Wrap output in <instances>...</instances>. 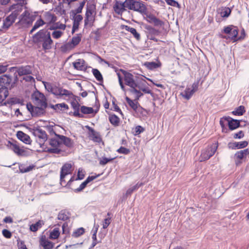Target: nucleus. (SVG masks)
Listing matches in <instances>:
<instances>
[{
    "label": "nucleus",
    "mask_w": 249,
    "mask_h": 249,
    "mask_svg": "<svg viewBox=\"0 0 249 249\" xmlns=\"http://www.w3.org/2000/svg\"><path fill=\"white\" fill-rule=\"evenodd\" d=\"M33 42L38 46H42V50L46 51L52 49L53 40L51 33L46 29H42L36 33L32 37Z\"/></svg>",
    "instance_id": "obj_1"
},
{
    "label": "nucleus",
    "mask_w": 249,
    "mask_h": 249,
    "mask_svg": "<svg viewBox=\"0 0 249 249\" xmlns=\"http://www.w3.org/2000/svg\"><path fill=\"white\" fill-rule=\"evenodd\" d=\"M18 77L16 72L13 77L10 74H5L0 76V87L5 89L11 90L17 86Z\"/></svg>",
    "instance_id": "obj_2"
},
{
    "label": "nucleus",
    "mask_w": 249,
    "mask_h": 249,
    "mask_svg": "<svg viewBox=\"0 0 249 249\" xmlns=\"http://www.w3.org/2000/svg\"><path fill=\"white\" fill-rule=\"evenodd\" d=\"M26 127L32 132L35 137L37 138L36 141L39 144L40 147H42L48 139V135L45 131L41 129L39 126L34 127L33 128H30L28 126H26Z\"/></svg>",
    "instance_id": "obj_3"
},
{
    "label": "nucleus",
    "mask_w": 249,
    "mask_h": 249,
    "mask_svg": "<svg viewBox=\"0 0 249 249\" xmlns=\"http://www.w3.org/2000/svg\"><path fill=\"white\" fill-rule=\"evenodd\" d=\"M125 4L126 8L139 12L142 15L147 10L144 2L140 0H125Z\"/></svg>",
    "instance_id": "obj_4"
},
{
    "label": "nucleus",
    "mask_w": 249,
    "mask_h": 249,
    "mask_svg": "<svg viewBox=\"0 0 249 249\" xmlns=\"http://www.w3.org/2000/svg\"><path fill=\"white\" fill-rule=\"evenodd\" d=\"M36 107L33 106L30 103H27L26 107L27 110L30 112L31 115L33 117H40L46 114V108L42 104H36Z\"/></svg>",
    "instance_id": "obj_5"
},
{
    "label": "nucleus",
    "mask_w": 249,
    "mask_h": 249,
    "mask_svg": "<svg viewBox=\"0 0 249 249\" xmlns=\"http://www.w3.org/2000/svg\"><path fill=\"white\" fill-rule=\"evenodd\" d=\"M218 146V142H216L210 146H208L202 150L200 157V161H206L212 157L216 151Z\"/></svg>",
    "instance_id": "obj_6"
},
{
    "label": "nucleus",
    "mask_w": 249,
    "mask_h": 249,
    "mask_svg": "<svg viewBox=\"0 0 249 249\" xmlns=\"http://www.w3.org/2000/svg\"><path fill=\"white\" fill-rule=\"evenodd\" d=\"M49 144L52 148H45V152L50 154H59L62 152V150L59 148L61 145L60 140L57 137L53 138L49 140Z\"/></svg>",
    "instance_id": "obj_7"
},
{
    "label": "nucleus",
    "mask_w": 249,
    "mask_h": 249,
    "mask_svg": "<svg viewBox=\"0 0 249 249\" xmlns=\"http://www.w3.org/2000/svg\"><path fill=\"white\" fill-rule=\"evenodd\" d=\"M120 71L124 75V83L126 86L130 87L131 89L138 87L136 76L124 70L120 69Z\"/></svg>",
    "instance_id": "obj_8"
},
{
    "label": "nucleus",
    "mask_w": 249,
    "mask_h": 249,
    "mask_svg": "<svg viewBox=\"0 0 249 249\" xmlns=\"http://www.w3.org/2000/svg\"><path fill=\"white\" fill-rule=\"evenodd\" d=\"M142 15L148 22L153 24L155 27H161L164 24V21L157 18L153 14L149 13L147 11V10H146L145 12L142 14Z\"/></svg>",
    "instance_id": "obj_9"
},
{
    "label": "nucleus",
    "mask_w": 249,
    "mask_h": 249,
    "mask_svg": "<svg viewBox=\"0 0 249 249\" xmlns=\"http://www.w3.org/2000/svg\"><path fill=\"white\" fill-rule=\"evenodd\" d=\"M223 32L226 34L229 35L230 36H229V38L233 41H235L241 38V37L237 38L238 34V28L232 25L225 27L223 30Z\"/></svg>",
    "instance_id": "obj_10"
},
{
    "label": "nucleus",
    "mask_w": 249,
    "mask_h": 249,
    "mask_svg": "<svg viewBox=\"0 0 249 249\" xmlns=\"http://www.w3.org/2000/svg\"><path fill=\"white\" fill-rule=\"evenodd\" d=\"M32 98L35 104H42L45 107H47V99L45 95L38 91L34 92L32 95Z\"/></svg>",
    "instance_id": "obj_11"
},
{
    "label": "nucleus",
    "mask_w": 249,
    "mask_h": 249,
    "mask_svg": "<svg viewBox=\"0 0 249 249\" xmlns=\"http://www.w3.org/2000/svg\"><path fill=\"white\" fill-rule=\"evenodd\" d=\"M146 33L147 38L151 40L158 42L159 39L156 38V36L160 35V32L159 30L156 29L150 25H146L145 26Z\"/></svg>",
    "instance_id": "obj_12"
},
{
    "label": "nucleus",
    "mask_w": 249,
    "mask_h": 249,
    "mask_svg": "<svg viewBox=\"0 0 249 249\" xmlns=\"http://www.w3.org/2000/svg\"><path fill=\"white\" fill-rule=\"evenodd\" d=\"M18 11L15 10L11 14L6 18L3 21V27L8 29L15 21L18 16Z\"/></svg>",
    "instance_id": "obj_13"
},
{
    "label": "nucleus",
    "mask_w": 249,
    "mask_h": 249,
    "mask_svg": "<svg viewBox=\"0 0 249 249\" xmlns=\"http://www.w3.org/2000/svg\"><path fill=\"white\" fill-rule=\"evenodd\" d=\"M52 93L56 96L65 95L68 97L72 95V93L70 91L66 89H63L60 87L57 86L56 84H54Z\"/></svg>",
    "instance_id": "obj_14"
},
{
    "label": "nucleus",
    "mask_w": 249,
    "mask_h": 249,
    "mask_svg": "<svg viewBox=\"0 0 249 249\" xmlns=\"http://www.w3.org/2000/svg\"><path fill=\"white\" fill-rule=\"evenodd\" d=\"M225 121L228 122L229 129L233 130L240 126V122L242 120L234 119L231 117H223Z\"/></svg>",
    "instance_id": "obj_15"
},
{
    "label": "nucleus",
    "mask_w": 249,
    "mask_h": 249,
    "mask_svg": "<svg viewBox=\"0 0 249 249\" xmlns=\"http://www.w3.org/2000/svg\"><path fill=\"white\" fill-rule=\"evenodd\" d=\"M86 127L89 132V137L91 140L98 143H100L102 142V139L99 132L95 131L93 128L89 125L86 126Z\"/></svg>",
    "instance_id": "obj_16"
},
{
    "label": "nucleus",
    "mask_w": 249,
    "mask_h": 249,
    "mask_svg": "<svg viewBox=\"0 0 249 249\" xmlns=\"http://www.w3.org/2000/svg\"><path fill=\"white\" fill-rule=\"evenodd\" d=\"M113 8L116 14L122 16L124 12L126 11V7L125 6V1L123 2L116 0Z\"/></svg>",
    "instance_id": "obj_17"
},
{
    "label": "nucleus",
    "mask_w": 249,
    "mask_h": 249,
    "mask_svg": "<svg viewBox=\"0 0 249 249\" xmlns=\"http://www.w3.org/2000/svg\"><path fill=\"white\" fill-rule=\"evenodd\" d=\"M71 165L70 163L64 164L61 169L60 172V184L63 185V179L65 178V176L68 174H71Z\"/></svg>",
    "instance_id": "obj_18"
},
{
    "label": "nucleus",
    "mask_w": 249,
    "mask_h": 249,
    "mask_svg": "<svg viewBox=\"0 0 249 249\" xmlns=\"http://www.w3.org/2000/svg\"><path fill=\"white\" fill-rule=\"evenodd\" d=\"M249 144L248 141H244L239 142H230L228 144V147L229 149H242L246 147Z\"/></svg>",
    "instance_id": "obj_19"
},
{
    "label": "nucleus",
    "mask_w": 249,
    "mask_h": 249,
    "mask_svg": "<svg viewBox=\"0 0 249 249\" xmlns=\"http://www.w3.org/2000/svg\"><path fill=\"white\" fill-rule=\"evenodd\" d=\"M21 20L28 24L32 23L35 20L36 15L30 14V12L25 10L21 15Z\"/></svg>",
    "instance_id": "obj_20"
},
{
    "label": "nucleus",
    "mask_w": 249,
    "mask_h": 249,
    "mask_svg": "<svg viewBox=\"0 0 249 249\" xmlns=\"http://www.w3.org/2000/svg\"><path fill=\"white\" fill-rule=\"evenodd\" d=\"M32 73V67L30 65L22 66L18 69V76L27 75Z\"/></svg>",
    "instance_id": "obj_21"
},
{
    "label": "nucleus",
    "mask_w": 249,
    "mask_h": 249,
    "mask_svg": "<svg viewBox=\"0 0 249 249\" xmlns=\"http://www.w3.org/2000/svg\"><path fill=\"white\" fill-rule=\"evenodd\" d=\"M74 68L78 71H86L87 66H86V62L83 59H78L72 63Z\"/></svg>",
    "instance_id": "obj_22"
},
{
    "label": "nucleus",
    "mask_w": 249,
    "mask_h": 249,
    "mask_svg": "<svg viewBox=\"0 0 249 249\" xmlns=\"http://www.w3.org/2000/svg\"><path fill=\"white\" fill-rule=\"evenodd\" d=\"M16 136L18 140H19L24 143L27 144H31L32 140H31L30 136L24 133L22 131H18L17 132Z\"/></svg>",
    "instance_id": "obj_23"
},
{
    "label": "nucleus",
    "mask_w": 249,
    "mask_h": 249,
    "mask_svg": "<svg viewBox=\"0 0 249 249\" xmlns=\"http://www.w3.org/2000/svg\"><path fill=\"white\" fill-rule=\"evenodd\" d=\"M60 140L61 144H63L68 148H71L74 145V142L71 138L64 135H57Z\"/></svg>",
    "instance_id": "obj_24"
},
{
    "label": "nucleus",
    "mask_w": 249,
    "mask_h": 249,
    "mask_svg": "<svg viewBox=\"0 0 249 249\" xmlns=\"http://www.w3.org/2000/svg\"><path fill=\"white\" fill-rule=\"evenodd\" d=\"M71 104L72 108L74 110V112L73 113H70V115H71V113H73V115L75 117L83 118L84 115L82 114L79 113L80 105L79 104V103L76 101H73L71 102Z\"/></svg>",
    "instance_id": "obj_25"
},
{
    "label": "nucleus",
    "mask_w": 249,
    "mask_h": 249,
    "mask_svg": "<svg viewBox=\"0 0 249 249\" xmlns=\"http://www.w3.org/2000/svg\"><path fill=\"white\" fill-rule=\"evenodd\" d=\"M121 27L122 29H125L126 31L131 33L137 40H139L140 39V35L137 32L135 28L125 25H123Z\"/></svg>",
    "instance_id": "obj_26"
},
{
    "label": "nucleus",
    "mask_w": 249,
    "mask_h": 249,
    "mask_svg": "<svg viewBox=\"0 0 249 249\" xmlns=\"http://www.w3.org/2000/svg\"><path fill=\"white\" fill-rule=\"evenodd\" d=\"M40 244L43 247L44 249H53L54 245L53 242L46 239L45 237L41 238Z\"/></svg>",
    "instance_id": "obj_27"
},
{
    "label": "nucleus",
    "mask_w": 249,
    "mask_h": 249,
    "mask_svg": "<svg viewBox=\"0 0 249 249\" xmlns=\"http://www.w3.org/2000/svg\"><path fill=\"white\" fill-rule=\"evenodd\" d=\"M23 100L17 97H12L7 100L4 103L3 105L7 106V105H13L15 104H21L22 105Z\"/></svg>",
    "instance_id": "obj_28"
},
{
    "label": "nucleus",
    "mask_w": 249,
    "mask_h": 249,
    "mask_svg": "<svg viewBox=\"0 0 249 249\" xmlns=\"http://www.w3.org/2000/svg\"><path fill=\"white\" fill-rule=\"evenodd\" d=\"M16 141H13L11 142L10 141H8L7 142V144H6V146L10 149L13 150L15 153H16L17 155L19 152V149L20 148L19 146L17 144Z\"/></svg>",
    "instance_id": "obj_29"
},
{
    "label": "nucleus",
    "mask_w": 249,
    "mask_h": 249,
    "mask_svg": "<svg viewBox=\"0 0 249 249\" xmlns=\"http://www.w3.org/2000/svg\"><path fill=\"white\" fill-rule=\"evenodd\" d=\"M249 155V149L248 148L243 150L237 151L234 155L235 157L238 160H242Z\"/></svg>",
    "instance_id": "obj_30"
},
{
    "label": "nucleus",
    "mask_w": 249,
    "mask_h": 249,
    "mask_svg": "<svg viewBox=\"0 0 249 249\" xmlns=\"http://www.w3.org/2000/svg\"><path fill=\"white\" fill-rule=\"evenodd\" d=\"M110 124L114 126H118L120 124V118L115 114H109L108 117Z\"/></svg>",
    "instance_id": "obj_31"
},
{
    "label": "nucleus",
    "mask_w": 249,
    "mask_h": 249,
    "mask_svg": "<svg viewBox=\"0 0 249 249\" xmlns=\"http://www.w3.org/2000/svg\"><path fill=\"white\" fill-rule=\"evenodd\" d=\"M143 185V183L142 182H138L135 185L130 187L128 189V190L126 192V196H130L134 191L138 190L140 187Z\"/></svg>",
    "instance_id": "obj_32"
},
{
    "label": "nucleus",
    "mask_w": 249,
    "mask_h": 249,
    "mask_svg": "<svg viewBox=\"0 0 249 249\" xmlns=\"http://www.w3.org/2000/svg\"><path fill=\"white\" fill-rule=\"evenodd\" d=\"M194 93L193 90H192L191 88L187 87L183 92L180 93V95L185 99L189 100L191 98Z\"/></svg>",
    "instance_id": "obj_33"
},
{
    "label": "nucleus",
    "mask_w": 249,
    "mask_h": 249,
    "mask_svg": "<svg viewBox=\"0 0 249 249\" xmlns=\"http://www.w3.org/2000/svg\"><path fill=\"white\" fill-rule=\"evenodd\" d=\"M70 217V213L65 210H61L58 214L57 218L59 220L65 221L68 219Z\"/></svg>",
    "instance_id": "obj_34"
},
{
    "label": "nucleus",
    "mask_w": 249,
    "mask_h": 249,
    "mask_svg": "<svg viewBox=\"0 0 249 249\" xmlns=\"http://www.w3.org/2000/svg\"><path fill=\"white\" fill-rule=\"evenodd\" d=\"M98 231V227H96L95 230L92 231L93 233L92 235V243L89 247V249H92L98 243L101 242V240L98 241L97 240L96 234Z\"/></svg>",
    "instance_id": "obj_35"
},
{
    "label": "nucleus",
    "mask_w": 249,
    "mask_h": 249,
    "mask_svg": "<svg viewBox=\"0 0 249 249\" xmlns=\"http://www.w3.org/2000/svg\"><path fill=\"white\" fill-rule=\"evenodd\" d=\"M137 88L138 87L133 88L129 89L131 93L135 94V101H138L140 98L143 95V94L140 91L141 90H138Z\"/></svg>",
    "instance_id": "obj_36"
},
{
    "label": "nucleus",
    "mask_w": 249,
    "mask_h": 249,
    "mask_svg": "<svg viewBox=\"0 0 249 249\" xmlns=\"http://www.w3.org/2000/svg\"><path fill=\"white\" fill-rule=\"evenodd\" d=\"M125 99L129 106L135 111L138 107V101H135V99L132 100L127 96L125 97Z\"/></svg>",
    "instance_id": "obj_37"
},
{
    "label": "nucleus",
    "mask_w": 249,
    "mask_h": 249,
    "mask_svg": "<svg viewBox=\"0 0 249 249\" xmlns=\"http://www.w3.org/2000/svg\"><path fill=\"white\" fill-rule=\"evenodd\" d=\"M92 72L96 79L100 82H103V77L100 71L97 69H92Z\"/></svg>",
    "instance_id": "obj_38"
},
{
    "label": "nucleus",
    "mask_w": 249,
    "mask_h": 249,
    "mask_svg": "<svg viewBox=\"0 0 249 249\" xmlns=\"http://www.w3.org/2000/svg\"><path fill=\"white\" fill-rule=\"evenodd\" d=\"M45 24V22L41 18L38 19L35 23L32 29L30 31L29 34H32L35 31L39 28L40 26H43Z\"/></svg>",
    "instance_id": "obj_39"
},
{
    "label": "nucleus",
    "mask_w": 249,
    "mask_h": 249,
    "mask_svg": "<svg viewBox=\"0 0 249 249\" xmlns=\"http://www.w3.org/2000/svg\"><path fill=\"white\" fill-rule=\"evenodd\" d=\"M245 112V107L244 106H240L232 112V114L234 115L241 116L243 115Z\"/></svg>",
    "instance_id": "obj_40"
},
{
    "label": "nucleus",
    "mask_w": 249,
    "mask_h": 249,
    "mask_svg": "<svg viewBox=\"0 0 249 249\" xmlns=\"http://www.w3.org/2000/svg\"><path fill=\"white\" fill-rule=\"evenodd\" d=\"M82 38L81 34H78L76 35V36H73L70 43L72 45V47L74 48L76 46H77L81 41Z\"/></svg>",
    "instance_id": "obj_41"
},
{
    "label": "nucleus",
    "mask_w": 249,
    "mask_h": 249,
    "mask_svg": "<svg viewBox=\"0 0 249 249\" xmlns=\"http://www.w3.org/2000/svg\"><path fill=\"white\" fill-rule=\"evenodd\" d=\"M43 224V221L42 220H38L35 224H32L30 226V230L32 231L36 232L38 230L39 228H40L42 227V225Z\"/></svg>",
    "instance_id": "obj_42"
},
{
    "label": "nucleus",
    "mask_w": 249,
    "mask_h": 249,
    "mask_svg": "<svg viewBox=\"0 0 249 249\" xmlns=\"http://www.w3.org/2000/svg\"><path fill=\"white\" fill-rule=\"evenodd\" d=\"M45 18L50 23H54L57 20L56 17L54 14L49 12L45 13Z\"/></svg>",
    "instance_id": "obj_43"
},
{
    "label": "nucleus",
    "mask_w": 249,
    "mask_h": 249,
    "mask_svg": "<svg viewBox=\"0 0 249 249\" xmlns=\"http://www.w3.org/2000/svg\"><path fill=\"white\" fill-rule=\"evenodd\" d=\"M81 114H90L93 113L94 112V110L92 107H88L85 106H82L80 107Z\"/></svg>",
    "instance_id": "obj_44"
},
{
    "label": "nucleus",
    "mask_w": 249,
    "mask_h": 249,
    "mask_svg": "<svg viewBox=\"0 0 249 249\" xmlns=\"http://www.w3.org/2000/svg\"><path fill=\"white\" fill-rule=\"evenodd\" d=\"M9 95V91L5 89L0 88V104Z\"/></svg>",
    "instance_id": "obj_45"
},
{
    "label": "nucleus",
    "mask_w": 249,
    "mask_h": 249,
    "mask_svg": "<svg viewBox=\"0 0 249 249\" xmlns=\"http://www.w3.org/2000/svg\"><path fill=\"white\" fill-rule=\"evenodd\" d=\"M85 1L84 0L80 3L79 6L74 10H72L71 12V15H77V14L81 13L82 9L85 4Z\"/></svg>",
    "instance_id": "obj_46"
},
{
    "label": "nucleus",
    "mask_w": 249,
    "mask_h": 249,
    "mask_svg": "<svg viewBox=\"0 0 249 249\" xmlns=\"http://www.w3.org/2000/svg\"><path fill=\"white\" fill-rule=\"evenodd\" d=\"M66 28V25L59 22H56L49 27L50 30H55L56 29H62L64 30Z\"/></svg>",
    "instance_id": "obj_47"
},
{
    "label": "nucleus",
    "mask_w": 249,
    "mask_h": 249,
    "mask_svg": "<svg viewBox=\"0 0 249 249\" xmlns=\"http://www.w3.org/2000/svg\"><path fill=\"white\" fill-rule=\"evenodd\" d=\"M145 66L147 69L152 70L160 67V65L155 62H146L144 63Z\"/></svg>",
    "instance_id": "obj_48"
},
{
    "label": "nucleus",
    "mask_w": 249,
    "mask_h": 249,
    "mask_svg": "<svg viewBox=\"0 0 249 249\" xmlns=\"http://www.w3.org/2000/svg\"><path fill=\"white\" fill-rule=\"evenodd\" d=\"M231 9L229 7H224L220 12L221 16L222 18H228L231 13Z\"/></svg>",
    "instance_id": "obj_49"
},
{
    "label": "nucleus",
    "mask_w": 249,
    "mask_h": 249,
    "mask_svg": "<svg viewBox=\"0 0 249 249\" xmlns=\"http://www.w3.org/2000/svg\"><path fill=\"white\" fill-rule=\"evenodd\" d=\"M92 15V12L91 10L87 9L86 13V17L84 19V26L85 27L89 24V22L92 19V18L90 16Z\"/></svg>",
    "instance_id": "obj_50"
},
{
    "label": "nucleus",
    "mask_w": 249,
    "mask_h": 249,
    "mask_svg": "<svg viewBox=\"0 0 249 249\" xmlns=\"http://www.w3.org/2000/svg\"><path fill=\"white\" fill-rule=\"evenodd\" d=\"M85 232V229L83 228H79L77 229L74 231L72 234V236L73 237H78L83 234Z\"/></svg>",
    "instance_id": "obj_51"
},
{
    "label": "nucleus",
    "mask_w": 249,
    "mask_h": 249,
    "mask_svg": "<svg viewBox=\"0 0 249 249\" xmlns=\"http://www.w3.org/2000/svg\"><path fill=\"white\" fill-rule=\"evenodd\" d=\"M135 112L140 115V117H145L147 115V111L146 109L139 106L135 110Z\"/></svg>",
    "instance_id": "obj_52"
},
{
    "label": "nucleus",
    "mask_w": 249,
    "mask_h": 249,
    "mask_svg": "<svg viewBox=\"0 0 249 249\" xmlns=\"http://www.w3.org/2000/svg\"><path fill=\"white\" fill-rule=\"evenodd\" d=\"M60 235V232L58 228H54L50 234V238L53 239H57Z\"/></svg>",
    "instance_id": "obj_53"
},
{
    "label": "nucleus",
    "mask_w": 249,
    "mask_h": 249,
    "mask_svg": "<svg viewBox=\"0 0 249 249\" xmlns=\"http://www.w3.org/2000/svg\"><path fill=\"white\" fill-rule=\"evenodd\" d=\"M115 158H107L106 157H103L99 161V164L101 165H105L108 162L112 161Z\"/></svg>",
    "instance_id": "obj_54"
},
{
    "label": "nucleus",
    "mask_w": 249,
    "mask_h": 249,
    "mask_svg": "<svg viewBox=\"0 0 249 249\" xmlns=\"http://www.w3.org/2000/svg\"><path fill=\"white\" fill-rule=\"evenodd\" d=\"M45 127L51 135H54L56 137H57V135H60V134H58L55 133V132L54 131L53 125H49L45 126Z\"/></svg>",
    "instance_id": "obj_55"
},
{
    "label": "nucleus",
    "mask_w": 249,
    "mask_h": 249,
    "mask_svg": "<svg viewBox=\"0 0 249 249\" xmlns=\"http://www.w3.org/2000/svg\"><path fill=\"white\" fill-rule=\"evenodd\" d=\"M33 167H34L33 166H31V165L27 166L26 167H25L21 165V166H19V169L20 170V172H21L22 173H26V172L30 171L31 170H32L33 169Z\"/></svg>",
    "instance_id": "obj_56"
},
{
    "label": "nucleus",
    "mask_w": 249,
    "mask_h": 249,
    "mask_svg": "<svg viewBox=\"0 0 249 249\" xmlns=\"http://www.w3.org/2000/svg\"><path fill=\"white\" fill-rule=\"evenodd\" d=\"M73 16V23L79 25L80 22L83 19V17L81 15H72Z\"/></svg>",
    "instance_id": "obj_57"
},
{
    "label": "nucleus",
    "mask_w": 249,
    "mask_h": 249,
    "mask_svg": "<svg viewBox=\"0 0 249 249\" xmlns=\"http://www.w3.org/2000/svg\"><path fill=\"white\" fill-rule=\"evenodd\" d=\"M117 152L120 154L127 155L130 152V151L128 148L121 146L117 150Z\"/></svg>",
    "instance_id": "obj_58"
},
{
    "label": "nucleus",
    "mask_w": 249,
    "mask_h": 249,
    "mask_svg": "<svg viewBox=\"0 0 249 249\" xmlns=\"http://www.w3.org/2000/svg\"><path fill=\"white\" fill-rule=\"evenodd\" d=\"M134 131V135L137 136L143 132L144 128L141 125H137L135 127Z\"/></svg>",
    "instance_id": "obj_59"
},
{
    "label": "nucleus",
    "mask_w": 249,
    "mask_h": 249,
    "mask_svg": "<svg viewBox=\"0 0 249 249\" xmlns=\"http://www.w3.org/2000/svg\"><path fill=\"white\" fill-rule=\"evenodd\" d=\"M63 33L60 31H54L52 33L53 37L55 39H58L61 37Z\"/></svg>",
    "instance_id": "obj_60"
},
{
    "label": "nucleus",
    "mask_w": 249,
    "mask_h": 249,
    "mask_svg": "<svg viewBox=\"0 0 249 249\" xmlns=\"http://www.w3.org/2000/svg\"><path fill=\"white\" fill-rule=\"evenodd\" d=\"M73 48V47H72V46L71 44V43H70V42H69L64 44L63 45H62L61 47V49L62 51L65 52V51H67V50L71 49V48Z\"/></svg>",
    "instance_id": "obj_61"
},
{
    "label": "nucleus",
    "mask_w": 249,
    "mask_h": 249,
    "mask_svg": "<svg viewBox=\"0 0 249 249\" xmlns=\"http://www.w3.org/2000/svg\"><path fill=\"white\" fill-rule=\"evenodd\" d=\"M22 80H24L26 82H30V83H35V78L32 76H31V75H28V76L23 77L22 78V79L20 81L22 82Z\"/></svg>",
    "instance_id": "obj_62"
},
{
    "label": "nucleus",
    "mask_w": 249,
    "mask_h": 249,
    "mask_svg": "<svg viewBox=\"0 0 249 249\" xmlns=\"http://www.w3.org/2000/svg\"><path fill=\"white\" fill-rule=\"evenodd\" d=\"M3 236L6 238L9 239L12 236V233L7 229H4L2 231Z\"/></svg>",
    "instance_id": "obj_63"
},
{
    "label": "nucleus",
    "mask_w": 249,
    "mask_h": 249,
    "mask_svg": "<svg viewBox=\"0 0 249 249\" xmlns=\"http://www.w3.org/2000/svg\"><path fill=\"white\" fill-rule=\"evenodd\" d=\"M166 2L169 5L172 6H177L178 7H180V5L175 0H165Z\"/></svg>",
    "instance_id": "obj_64"
}]
</instances>
